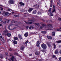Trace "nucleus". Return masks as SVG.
I'll return each instance as SVG.
<instances>
[{
  "label": "nucleus",
  "mask_w": 61,
  "mask_h": 61,
  "mask_svg": "<svg viewBox=\"0 0 61 61\" xmlns=\"http://www.w3.org/2000/svg\"><path fill=\"white\" fill-rule=\"evenodd\" d=\"M41 47L42 48L44 49H46L47 48V46L44 43H43L41 45Z\"/></svg>",
  "instance_id": "nucleus-1"
},
{
  "label": "nucleus",
  "mask_w": 61,
  "mask_h": 61,
  "mask_svg": "<svg viewBox=\"0 0 61 61\" xmlns=\"http://www.w3.org/2000/svg\"><path fill=\"white\" fill-rule=\"evenodd\" d=\"M39 46V44H36V46Z\"/></svg>",
  "instance_id": "nucleus-43"
},
{
  "label": "nucleus",
  "mask_w": 61,
  "mask_h": 61,
  "mask_svg": "<svg viewBox=\"0 0 61 61\" xmlns=\"http://www.w3.org/2000/svg\"><path fill=\"white\" fill-rule=\"evenodd\" d=\"M7 36L8 37H10L11 36V34L10 33H8L7 34Z\"/></svg>",
  "instance_id": "nucleus-16"
},
{
  "label": "nucleus",
  "mask_w": 61,
  "mask_h": 61,
  "mask_svg": "<svg viewBox=\"0 0 61 61\" xmlns=\"http://www.w3.org/2000/svg\"><path fill=\"white\" fill-rule=\"evenodd\" d=\"M41 33H43V34H46V31H42L41 32Z\"/></svg>",
  "instance_id": "nucleus-24"
},
{
  "label": "nucleus",
  "mask_w": 61,
  "mask_h": 61,
  "mask_svg": "<svg viewBox=\"0 0 61 61\" xmlns=\"http://www.w3.org/2000/svg\"><path fill=\"white\" fill-rule=\"evenodd\" d=\"M48 45L49 47H50V46H51V45H50V43H48Z\"/></svg>",
  "instance_id": "nucleus-31"
},
{
  "label": "nucleus",
  "mask_w": 61,
  "mask_h": 61,
  "mask_svg": "<svg viewBox=\"0 0 61 61\" xmlns=\"http://www.w3.org/2000/svg\"><path fill=\"white\" fill-rule=\"evenodd\" d=\"M55 32H53L52 33V36H55Z\"/></svg>",
  "instance_id": "nucleus-20"
},
{
  "label": "nucleus",
  "mask_w": 61,
  "mask_h": 61,
  "mask_svg": "<svg viewBox=\"0 0 61 61\" xmlns=\"http://www.w3.org/2000/svg\"><path fill=\"white\" fill-rule=\"evenodd\" d=\"M3 15L5 16H8L9 15V14L8 12H6L5 13H3Z\"/></svg>",
  "instance_id": "nucleus-4"
},
{
  "label": "nucleus",
  "mask_w": 61,
  "mask_h": 61,
  "mask_svg": "<svg viewBox=\"0 0 61 61\" xmlns=\"http://www.w3.org/2000/svg\"><path fill=\"white\" fill-rule=\"evenodd\" d=\"M50 7H52V4H51Z\"/></svg>",
  "instance_id": "nucleus-58"
},
{
  "label": "nucleus",
  "mask_w": 61,
  "mask_h": 61,
  "mask_svg": "<svg viewBox=\"0 0 61 61\" xmlns=\"http://www.w3.org/2000/svg\"><path fill=\"white\" fill-rule=\"evenodd\" d=\"M57 31H61V30L60 29H57L56 30Z\"/></svg>",
  "instance_id": "nucleus-37"
},
{
  "label": "nucleus",
  "mask_w": 61,
  "mask_h": 61,
  "mask_svg": "<svg viewBox=\"0 0 61 61\" xmlns=\"http://www.w3.org/2000/svg\"><path fill=\"white\" fill-rule=\"evenodd\" d=\"M9 21H10V20H8L7 21V23H9Z\"/></svg>",
  "instance_id": "nucleus-46"
},
{
  "label": "nucleus",
  "mask_w": 61,
  "mask_h": 61,
  "mask_svg": "<svg viewBox=\"0 0 61 61\" xmlns=\"http://www.w3.org/2000/svg\"><path fill=\"white\" fill-rule=\"evenodd\" d=\"M14 57L13 56H12L11 57V59L12 60V61H14Z\"/></svg>",
  "instance_id": "nucleus-19"
},
{
  "label": "nucleus",
  "mask_w": 61,
  "mask_h": 61,
  "mask_svg": "<svg viewBox=\"0 0 61 61\" xmlns=\"http://www.w3.org/2000/svg\"><path fill=\"white\" fill-rule=\"evenodd\" d=\"M35 25H37L38 26H40V25H39V24L38 23H36L35 24Z\"/></svg>",
  "instance_id": "nucleus-13"
},
{
  "label": "nucleus",
  "mask_w": 61,
  "mask_h": 61,
  "mask_svg": "<svg viewBox=\"0 0 61 61\" xmlns=\"http://www.w3.org/2000/svg\"><path fill=\"white\" fill-rule=\"evenodd\" d=\"M50 15H51V16H53V14L52 13V12H50Z\"/></svg>",
  "instance_id": "nucleus-29"
},
{
  "label": "nucleus",
  "mask_w": 61,
  "mask_h": 61,
  "mask_svg": "<svg viewBox=\"0 0 61 61\" xmlns=\"http://www.w3.org/2000/svg\"><path fill=\"white\" fill-rule=\"evenodd\" d=\"M19 4L21 6H22L23 5H25V4L22 3V2H20L19 3Z\"/></svg>",
  "instance_id": "nucleus-10"
},
{
  "label": "nucleus",
  "mask_w": 61,
  "mask_h": 61,
  "mask_svg": "<svg viewBox=\"0 0 61 61\" xmlns=\"http://www.w3.org/2000/svg\"><path fill=\"white\" fill-rule=\"evenodd\" d=\"M25 46H21L20 47V50H24V48H25Z\"/></svg>",
  "instance_id": "nucleus-6"
},
{
  "label": "nucleus",
  "mask_w": 61,
  "mask_h": 61,
  "mask_svg": "<svg viewBox=\"0 0 61 61\" xmlns=\"http://www.w3.org/2000/svg\"><path fill=\"white\" fill-rule=\"evenodd\" d=\"M47 38L49 39H52V37L51 36H47Z\"/></svg>",
  "instance_id": "nucleus-9"
},
{
  "label": "nucleus",
  "mask_w": 61,
  "mask_h": 61,
  "mask_svg": "<svg viewBox=\"0 0 61 61\" xmlns=\"http://www.w3.org/2000/svg\"><path fill=\"white\" fill-rule=\"evenodd\" d=\"M55 57V55H53L52 56V57H53V58H54Z\"/></svg>",
  "instance_id": "nucleus-54"
},
{
  "label": "nucleus",
  "mask_w": 61,
  "mask_h": 61,
  "mask_svg": "<svg viewBox=\"0 0 61 61\" xmlns=\"http://www.w3.org/2000/svg\"><path fill=\"white\" fill-rule=\"evenodd\" d=\"M28 42V40H27L25 43V44H27V43Z\"/></svg>",
  "instance_id": "nucleus-48"
},
{
  "label": "nucleus",
  "mask_w": 61,
  "mask_h": 61,
  "mask_svg": "<svg viewBox=\"0 0 61 61\" xmlns=\"http://www.w3.org/2000/svg\"><path fill=\"white\" fill-rule=\"evenodd\" d=\"M0 8L1 9H0V10H1H1H3V8H2V7H0Z\"/></svg>",
  "instance_id": "nucleus-34"
},
{
  "label": "nucleus",
  "mask_w": 61,
  "mask_h": 61,
  "mask_svg": "<svg viewBox=\"0 0 61 61\" xmlns=\"http://www.w3.org/2000/svg\"><path fill=\"white\" fill-rule=\"evenodd\" d=\"M24 22H25V23H26V24H27L28 23H29V22L28 21L26 22V21H24Z\"/></svg>",
  "instance_id": "nucleus-35"
},
{
  "label": "nucleus",
  "mask_w": 61,
  "mask_h": 61,
  "mask_svg": "<svg viewBox=\"0 0 61 61\" xmlns=\"http://www.w3.org/2000/svg\"><path fill=\"white\" fill-rule=\"evenodd\" d=\"M53 46H54V49H55V48H56V44H54Z\"/></svg>",
  "instance_id": "nucleus-28"
},
{
  "label": "nucleus",
  "mask_w": 61,
  "mask_h": 61,
  "mask_svg": "<svg viewBox=\"0 0 61 61\" xmlns=\"http://www.w3.org/2000/svg\"><path fill=\"white\" fill-rule=\"evenodd\" d=\"M26 28H28V26L26 27Z\"/></svg>",
  "instance_id": "nucleus-64"
},
{
  "label": "nucleus",
  "mask_w": 61,
  "mask_h": 61,
  "mask_svg": "<svg viewBox=\"0 0 61 61\" xmlns=\"http://www.w3.org/2000/svg\"><path fill=\"white\" fill-rule=\"evenodd\" d=\"M38 15H41V12H38Z\"/></svg>",
  "instance_id": "nucleus-40"
},
{
  "label": "nucleus",
  "mask_w": 61,
  "mask_h": 61,
  "mask_svg": "<svg viewBox=\"0 0 61 61\" xmlns=\"http://www.w3.org/2000/svg\"><path fill=\"white\" fill-rule=\"evenodd\" d=\"M18 36L20 38V39H22V37L20 35V34H19Z\"/></svg>",
  "instance_id": "nucleus-17"
},
{
  "label": "nucleus",
  "mask_w": 61,
  "mask_h": 61,
  "mask_svg": "<svg viewBox=\"0 0 61 61\" xmlns=\"http://www.w3.org/2000/svg\"><path fill=\"white\" fill-rule=\"evenodd\" d=\"M51 4H52V0H51Z\"/></svg>",
  "instance_id": "nucleus-60"
},
{
  "label": "nucleus",
  "mask_w": 61,
  "mask_h": 61,
  "mask_svg": "<svg viewBox=\"0 0 61 61\" xmlns=\"http://www.w3.org/2000/svg\"><path fill=\"white\" fill-rule=\"evenodd\" d=\"M53 8H54H54H55V5H54L53 7Z\"/></svg>",
  "instance_id": "nucleus-56"
},
{
  "label": "nucleus",
  "mask_w": 61,
  "mask_h": 61,
  "mask_svg": "<svg viewBox=\"0 0 61 61\" xmlns=\"http://www.w3.org/2000/svg\"><path fill=\"white\" fill-rule=\"evenodd\" d=\"M33 9H34L32 8H30L28 10V11L29 12H31V11H32V10H33Z\"/></svg>",
  "instance_id": "nucleus-11"
},
{
  "label": "nucleus",
  "mask_w": 61,
  "mask_h": 61,
  "mask_svg": "<svg viewBox=\"0 0 61 61\" xmlns=\"http://www.w3.org/2000/svg\"><path fill=\"white\" fill-rule=\"evenodd\" d=\"M29 56H32V54H29Z\"/></svg>",
  "instance_id": "nucleus-57"
},
{
  "label": "nucleus",
  "mask_w": 61,
  "mask_h": 61,
  "mask_svg": "<svg viewBox=\"0 0 61 61\" xmlns=\"http://www.w3.org/2000/svg\"><path fill=\"white\" fill-rule=\"evenodd\" d=\"M28 33L27 32L25 34L24 36H25V37H27V36H28Z\"/></svg>",
  "instance_id": "nucleus-12"
},
{
  "label": "nucleus",
  "mask_w": 61,
  "mask_h": 61,
  "mask_svg": "<svg viewBox=\"0 0 61 61\" xmlns=\"http://www.w3.org/2000/svg\"><path fill=\"white\" fill-rule=\"evenodd\" d=\"M0 5V6H2V7H3V5Z\"/></svg>",
  "instance_id": "nucleus-61"
},
{
  "label": "nucleus",
  "mask_w": 61,
  "mask_h": 61,
  "mask_svg": "<svg viewBox=\"0 0 61 61\" xmlns=\"http://www.w3.org/2000/svg\"><path fill=\"white\" fill-rule=\"evenodd\" d=\"M14 39L15 40H17V39H18V38H17V37H14Z\"/></svg>",
  "instance_id": "nucleus-27"
},
{
  "label": "nucleus",
  "mask_w": 61,
  "mask_h": 61,
  "mask_svg": "<svg viewBox=\"0 0 61 61\" xmlns=\"http://www.w3.org/2000/svg\"><path fill=\"white\" fill-rule=\"evenodd\" d=\"M0 39L1 40V41L3 43H5V41L4 40V37H2V36H0Z\"/></svg>",
  "instance_id": "nucleus-3"
},
{
  "label": "nucleus",
  "mask_w": 61,
  "mask_h": 61,
  "mask_svg": "<svg viewBox=\"0 0 61 61\" xmlns=\"http://www.w3.org/2000/svg\"><path fill=\"white\" fill-rule=\"evenodd\" d=\"M3 21V19H0V22L1 23Z\"/></svg>",
  "instance_id": "nucleus-22"
},
{
  "label": "nucleus",
  "mask_w": 61,
  "mask_h": 61,
  "mask_svg": "<svg viewBox=\"0 0 61 61\" xmlns=\"http://www.w3.org/2000/svg\"><path fill=\"white\" fill-rule=\"evenodd\" d=\"M0 58H1L2 59V58H3V56L2 55H0Z\"/></svg>",
  "instance_id": "nucleus-30"
},
{
  "label": "nucleus",
  "mask_w": 61,
  "mask_h": 61,
  "mask_svg": "<svg viewBox=\"0 0 61 61\" xmlns=\"http://www.w3.org/2000/svg\"><path fill=\"white\" fill-rule=\"evenodd\" d=\"M41 51H42V52H45V50H41Z\"/></svg>",
  "instance_id": "nucleus-39"
},
{
  "label": "nucleus",
  "mask_w": 61,
  "mask_h": 61,
  "mask_svg": "<svg viewBox=\"0 0 61 61\" xmlns=\"http://www.w3.org/2000/svg\"><path fill=\"white\" fill-rule=\"evenodd\" d=\"M35 54L36 55H39V53L37 51H36L35 53Z\"/></svg>",
  "instance_id": "nucleus-21"
},
{
  "label": "nucleus",
  "mask_w": 61,
  "mask_h": 61,
  "mask_svg": "<svg viewBox=\"0 0 61 61\" xmlns=\"http://www.w3.org/2000/svg\"><path fill=\"white\" fill-rule=\"evenodd\" d=\"M36 10L33 11L32 12L34 14H36Z\"/></svg>",
  "instance_id": "nucleus-25"
},
{
  "label": "nucleus",
  "mask_w": 61,
  "mask_h": 61,
  "mask_svg": "<svg viewBox=\"0 0 61 61\" xmlns=\"http://www.w3.org/2000/svg\"><path fill=\"white\" fill-rule=\"evenodd\" d=\"M46 26L47 27H51V28H53V26L51 24L47 25Z\"/></svg>",
  "instance_id": "nucleus-5"
},
{
  "label": "nucleus",
  "mask_w": 61,
  "mask_h": 61,
  "mask_svg": "<svg viewBox=\"0 0 61 61\" xmlns=\"http://www.w3.org/2000/svg\"><path fill=\"white\" fill-rule=\"evenodd\" d=\"M10 26H11V25H10L8 26V29H9V30H11V29H10Z\"/></svg>",
  "instance_id": "nucleus-32"
},
{
  "label": "nucleus",
  "mask_w": 61,
  "mask_h": 61,
  "mask_svg": "<svg viewBox=\"0 0 61 61\" xmlns=\"http://www.w3.org/2000/svg\"><path fill=\"white\" fill-rule=\"evenodd\" d=\"M8 10L9 11H10L11 10V9H8Z\"/></svg>",
  "instance_id": "nucleus-52"
},
{
  "label": "nucleus",
  "mask_w": 61,
  "mask_h": 61,
  "mask_svg": "<svg viewBox=\"0 0 61 61\" xmlns=\"http://www.w3.org/2000/svg\"><path fill=\"white\" fill-rule=\"evenodd\" d=\"M9 50L10 51H12V50H11L9 49Z\"/></svg>",
  "instance_id": "nucleus-63"
},
{
  "label": "nucleus",
  "mask_w": 61,
  "mask_h": 61,
  "mask_svg": "<svg viewBox=\"0 0 61 61\" xmlns=\"http://www.w3.org/2000/svg\"><path fill=\"white\" fill-rule=\"evenodd\" d=\"M11 5L14 4V1L13 0H10L8 2Z\"/></svg>",
  "instance_id": "nucleus-2"
},
{
  "label": "nucleus",
  "mask_w": 61,
  "mask_h": 61,
  "mask_svg": "<svg viewBox=\"0 0 61 61\" xmlns=\"http://www.w3.org/2000/svg\"><path fill=\"white\" fill-rule=\"evenodd\" d=\"M59 61H61V57H60L59 58Z\"/></svg>",
  "instance_id": "nucleus-47"
},
{
  "label": "nucleus",
  "mask_w": 61,
  "mask_h": 61,
  "mask_svg": "<svg viewBox=\"0 0 61 61\" xmlns=\"http://www.w3.org/2000/svg\"><path fill=\"white\" fill-rule=\"evenodd\" d=\"M37 6V4H36V5H34V6Z\"/></svg>",
  "instance_id": "nucleus-59"
},
{
  "label": "nucleus",
  "mask_w": 61,
  "mask_h": 61,
  "mask_svg": "<svg viewBox=\"0 0 61 61\" xmlns=\"http://www.w3.org/2000/svg\"><path fill=\"white\" fill-rule=\"evenodd\" d=\"M8 32V31H7V30H5L3 32V34H5Z\"/></svg>",
  "instance_id": "nucleus-18"
},
{
  "label": "nucleus",
  "mask_w": 61,
  "mask_h": 61,
  "mask_svg": "<svg viewBox=\"0 0 61 61\" xmlns=\"http://www.w3.org/2000/svg\"><path fill=\"white\" fill-rule=\"evenodd\" d=\"M59 21H61V18H59Z\"/></svg>",
  "instance_id": "nucleus-45"
},
{
  "label": "nucleus",
  "mask_w": 61,
  "mask_h": 61,
  "mask_svg": "<svg viewBox=\"0 0 61 61\" xmlns=\"http://www.w3.org/2000/svg\"><path fill=\"white\" fill-rule=\"evenodd\" d=\"M44 26H41L40 27V29H42V28H43L44 27Z\"/></svg>",
  "instance_id": "nucleus-26"
},
{
  "label": "nucleus",
  "mask_w": 61,
  "mask_h": 61,
  "mask_svg": "<svg viewBox=\"0 0 61 61\" xmlns=\"http://www.w3.org/2000/svg\"><path fill=\"white\" fill-rule=\"evenodd\" d=\"M6 21H5V22H4L3 23L4 24H6Z\"/></svg>",
  "instance_id": "nucleus-53"
},
{
  "label": "nucleus",
  "mask_w": 61,
  "mask_h": 61,
  "mask_svg": "<svg viewBox=\"0 0 61 61\" xmlns=\"http://www.w3.org/2000/svg\"><path fill=\"white\" fill-rule=\"evenodd\" d=\"M2 24H0V26H2Z\"/></svg>",
  "instance_id": "nucleus-62"
},
{
  "label": "nucleus",
  "mask_w": 61,
  "mask_h": 61,
  "mask_svg": "<svg viewBox=\"0 0 61 61\" xmlns=\"http://www.w3.org/2000/svg\"><path fill=\"white\" fill-rule=\"evenodd\" d=\"M55 9H54L52 11V13H54V12H55Z\"/></svg>",
  "instance_id": "nucleus-41"
},
{
  "label": "nucleus",
  "mask_w": 61,
  "mask_h": 61,
  "mask_svg": "<svg viewBox=\"0 0 61 61\" xmlns=\"http://www.w3.org/2000/svg\"><path fill=\"white\" fill-rule=\"evenodd\" d=\"M39 41H37V42L36 44H39Z\"/></svg>",
  "instance_id": "nucleus-44"
},
{
  "label": "nucleus",
  "mask_w": 61,
  "mask_h": 61,
  "mask_svg": "<svg viewBox=\"0 0 61 61\" xmlns=\"http://www.w3.org/2000/svg\"><path fill=\"white\" fill-rule=\"evenodd\" d=\"M59 53L60 54H61V50H60V51L59 52Z\"/></svg>",
  "instance_id": "nucleus-50"
},
{
  "label": "nucleus",
  "mask_w": 61,
  "mask_h": 61,
  "mask_svg": "<svg viewBox=\"0 0 61 61\" xmlns=\"http://www.w3.org/2000/svg\"><path fill=\"white\" fill-rule=\"evenodd\" d=\"M15 55H17V53H15Z\"/></svg>",
  "instance_id": "nucleus-55"
},
{
  "label": "nucleus",
  "mask_w": 61,
  "mask_h": 61,
  "mask_svg": "<svg viewBox=\"0 0 61 61\" xmlns=\"http://www.w3.org/2000/svg\"><path fill=\"white\" fill-rule=\"evenodd\" d=\"M58 50L57 49L55 50V54H57L58 53Z\"/></svg>",
  "instance_id": "nucleus-7"
},
{
  "label": "nucleus",
  "mask_w": 61,
  "mask_h": 61,
  "mask_svg": "<svg viewBox=\"0 0 61 61\" xmlns=\"http://www.w3.org/2000/svg\"><path fill=\"white\" fill-rule=\"evenodd\" d=\"M57 42L58 43H61V41H57Z\"/></svg>",
  "instance_id": "nucleus-36"
},
{
  "label": "nucleus",
  "mask_w": 61,
  "mask_h": 61,
  "mask_svg": "<svg viewBox=\"0 0 61 61\" xmlns=\"http://www.w3.org/2000/svg\"><path fill=\"white\" fill-rule=\"evenodd\" d=\"M11 23H15V20H12L11 21Z\"/></svg>",
  "instance_id": "nucleus-33"
},
{
  "label": "nucleus",
  "mask_w": 61,
  "mask_h": 61,
  "mask_svg": "<svg viewBox=\"0 0 61 61\" xmlns=\"http://www.w3.org/2000/svg\"><path fill=\"white\" fill-rule=\"evenodd\" d=\"M32 23H33V22H30L28 24H29L30 25L31 24H32Z\"/></svg>",
  "instance_id": "nucleus-42"
},
{
  "label": "nucleus",
  "mask_w": 61,
  "mask_h": 61,
  "mask_svg": "<svg viewBox=\"0 0 61 61\" xmlns=\"http://www.w3.org/2000/svg\"><path fill=\"white\" fill-rule=\"evenodd\" d=\"M28 21L30 22H33L34 21H36V20H29Z\"/></svg>",
  "instance_id": "nucleus-14"
},
{
  "label": "nucleus",
  "mask_w": 61,
  "mask_h": 61,
  "mask_svg": "<svg viewBox=\"0 0 61 61\" xmlns=\"http://www.w3.org/2000/svg\"><path fill=\"white\" fill-rule=\"evenodd\" d=\"M16 25V26H18V27H19V26L18 25Z\"/></svg>",
  "instance_id": "nucleus-51"
},
{
  "label": "nucleus",
  "mask_w": 61,
  "mask_h": 61,
  "mask_svg": "<svg viewBox=\"0 0 61 61\" xmlns=\"http://www.w3.org/2000/svg\"><path fill=\"white\" fill-rule=\"evenodd\" d=\"M51 9H51V8H50L49 9L48 11L47 12L49 14V12H51Z\"/></svg>",
  "instance_id": "nucleus-15"
},
{
  "label": "nucleus",
  "mask_w": 61,
  "mask_h": 61,
  "mask_svg": "<svg viewBox=\"0 0 61 61\" xmlns=\"http://www.w3.org/2000/svg\"><path fill=\"white\" fill-rule=\"evenodd\" d=\"M15 23H17V22L15 21H14Z\"/></svg>",
  "instance_id": "nucleus-49"
},
{
  "label": "nucleus",
  "mask_w": 61,
  "mask_h": 61,
  "mask_svg": "<svg viewBox=\"0 0 61 61\" xmlns=\"http://www.w3.org/2000/svg\"><path fill=\"white\" fill-rule=\"evenodd\" d=\"M19 15H14V16L15 17H18V16H19Z\"/></svg>",
  "instance_id": "nucleus-38"
},
{
  "label": "nucleus",
  "mask_w": 61,
  "mask_h": 61,
  "mask_svg": "<svg viewBox=\"0 0 61 61\" xmlns=\"http://www.w3.org/2000/svg\"><path fill=\"white\" fill-rule=\"evenodd\" d=\"M40 24L42 26H46V25L45 23H44L42 22H41L40 23Z\"/></svg>",
  "instance_id": "nucleus-8"
},
{
  "label": "nucleus",
  "mask_w": 61,
  "mask_h": 61,
  "mask_svg": "<svg viewBox=\"0 0 61 61\" xmlns=\"http://www.w3.org/2000/svg\"><path fill=\"white\" fill-rule=\"evenodd\" d=\"M13 43L14 44H17V41H14L13 42Z\"/></svg>",
  "instance_id": "nucleus-23"
}]
</instances>
